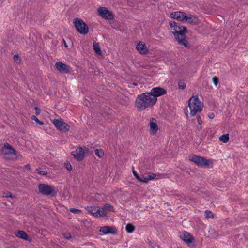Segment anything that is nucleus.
I'll list each match as a JSON object with an SVG mask.
<instances>
[{
    "mask_svg": "<svg viewBox=\"0 0 248 248\" xmlns=\"http://www.w3.org/2000/svg\"><path fill=\"white\" fill-rule=\"evenodd\" d=\"M156 102L154 97L149 92H146L138 95L136 100V107L140 110H143L147 108L153 107Z\"/></svg>",
    "mask_w": 248,
    "mask_h": 248,
    "instance_id": "2",
    "label": "nucleus"
},
{
    "mask_svg": "<svg viewBox=\"0 0 248 248\" xmlns=\"http://www.w3.org/2000/svg\"><path fill=\"white\" fill-rule=\"evenodd\" d=\"M39 192L43 195L55 196L57 192L54 187L45 184H39L38 186Z\"/></svg>",
    "mask_w": 248,
    "mask_h": 248,
    "instance_id": "4",
    "label": "nucleus"
},
{
    "mask_svg": "<svg viewBox=\"0 0 248 248\" xmlns=\"http://www.w3.org/2000/svg\"><path fill=\"white\" fill-rule=\"evenodd\" d=\"M156 175L154 173H150L146 176L148 181L154 179L156 177Z\"/></svg>",
    "mask_w": 248,
    "mask_h": 248,
    "instance_id": "32",
    "label": "nucleus"
},
{
    "mask_svg": "<svg viewBox=\"0 0 248 248\" xmlns=\"http://www.w3.org/2000/svg\"><path fill=\"white\" fill-rule=\"evenodd\" d=\"M34 110H35V114L37 115H39L41 112L40 109L37 107H34Z\"/></svg>",
    "mask_w": 248,
    "mask_h": 248,
    "instance_id": "40",
    "label": "nucleus"
},
{
    "mask_svg": "<svg viewBox=\"0 0 248 248\" xmlns=\"http://www.w3.org/2000/svg\"><path fill=\"white\" fill-rule=\"evenodd\" d=\"M16 235L20 238H22L24 240H28V235L27 233L23 231H18L17 232H16Z\"/></svg>",
    "mask_w": 248,
    "mask_h": 248,
    "instance_id": "18",
    "label": "nucleus"
},
{
    "mask_svg": "<svg viewBox=\"0 0 248 248\" xmlns=\"http://www.w3.org/2000/svg\"><path fill=\"white\" fill-rule=\"evenodd\" d=\"M3 197H11L12 198L13 196H12V194L10 192H7V193H4L3 194Z\"/></svg>",
    "mask_w": 248,
    "mask_h": 248,
    "instance_id": "41",
    "label": "nucleus"
},
{
    "mask_svg": "<svg viewBox=\"0 0 248 248\" xmlns=\"http://www.w3.org/2000/svg\"><path fill=\"white\" fill-rule=\"evenodd\" d=\"M189 160L194 162L195 164L199 166L205 167L207 168H209L210 166V161L206 160L203 157L192 155L189 156Z\"/></svg>",
    "mask_w": 248,
    "mask_h": 248,
    "instance_id": "6",
    "label": "nucleus"
},
{
    "mask_svg": "<svg viewBox=\"0 0 248 248\" xmlns=\"http://www.w3.org/2000/svg\"><path fill=\"white\" fill-rule=\"evenodd\" d=\"M31 119V120L35 121L36 123L39 125H42L44 124V123L38 120L37 118L34 115L32 116Z\"/></svg>",
    "mask_w": 248,
    "mask_h": 248,
    "instance_id": "30",
    "label": "nucleus"
},
{
    "mask_svg": "<svg viewBox=\"0 0 248 248\" xmlns=\"http://www.w3.org/2000/svg\"><path fill=\"white\" fill-rule=\"evenodd\" d=\"M53 124L60 131L66 132L70 129V126L62 120L54 119L53 120Z\"/></svg>",
    "mask_w": 248,
    "mask_h": 248,
    "instance_id": "9",
    "label": "nucleus"
},
{
    "mask_svg": "<svg viewBox=\"0 0 248 248\" xmlns=\"http://www.w3.org/2000/svg\"><path fill=\"white\" fill-rule=\"evenodd\" d=\"M136 48L140 53L144 54L148 52V48L146 46L145 43L140 42L136 46Z\"/></svg>",
    "mask_w": 248,
    "mask_h": 248,
    "instance_id": "16",
    "label": "nucleus"
},
{
    "mask_svg": "<svg viewBox=\"0 0 248 248\" xmlns=\"http://www.w3.org/2000/svg\"><path fill=\"white\" fill-rule=\"evenodd\" d=\"M149 126L151 133L153 134H155L158 131V126L156 124L155 119L153 118L150 119Z\"/></svg>",
    "mask_w": 248,
    "mask_h": 248,
    "instance_id": "15",
    "label": "nucleus"
},
{
    "mask_svg": "<svg viewBox=\"0 0 248 248\" xmlns=\"http://www.w3.org/2000/svg\"><path fill=\"white\" fill-rule=\"evenodd\" d=\"M186 114L187 116V112L186 113Z\"/></svg>",
    "mask_w": 248,
    "mask_h": 248,
    "instance_id": "48",
    "label": "nucleus"
},
{
    "mask_svg": "<svg viewBox=\"0 0 248 248\" xmlns=\"http://www.w3.org/2000/svg\"><path fill=\"white\" fill-rule=\"evenodd\" d=\"M128 87H130V88H132V87H133L132 83H130V84L128 85Z\"/></svg>",
    "mask_w": 248,
    "mask_h": 248,
    "instance_id": "46",
    "label": "nucleus"
},
{
    "mask_svg": "<svg viewBox=\"0 0 248 248\" xmlns=\"http://www.w3.org/2000/svg\"><path fill=\"white\" fill-rule=\"evenodd\" d=\"M149 93L151 94V95H152V97H154L155 101L156 103L157 97L166 94L167 91L163 88L157 87L153 88L151 90L150 92Z\"/></svg>",
    "mask_w": 248,
    "mask_h": 248,
    "instance_id": "7",
    "label": "nucleus"
},
{
    "mask_svg": "<svg viewBox=\"0 0 248 248\" xmlns=\"http://www.w3.org/2000/svg\"><path fill=\"white\" fill-rule=\"evenodd\" d=\"M104 208L106 210L109 211H111L113 212H114V209L113 207L109 204H108V203L105 204L104 205Z\"/></svg>",
    "mask_w": 248,
    "mask_h": 248,
    "instance_id": "29",
    "label": "nucleus"
},
{
    "mask_svg": "<svg viewBox=\"0 0 248 248\" xmlns=\"http://www.w3.org/2000/svg\"><path fill=\"white\" fill-rule=\"evenodd\" d=\"M197 123H198L199 125H201L202 123V120L200 116H197Z\"/></svg>",
    "mask_w": 248,
    "mask_h": 248,
    "instance_id": "38",
    "label": "nucleus"
},
{
    "mask_svg": "<svg viewBox=\"0 0 248 248\" xmlns=\"http://www.w3.org/2000/svg\"><path fill=\"white\" fill-rule=\"evenodd\" d=\"M109 234H115L117 232V230L115 227L108 226Z\"/></svg>",
    "mask_w": 248,
    "mask_h": 248,
    "instance_id": "31",
    "label": "nucleus"
},
{
    "mask_svg": "<svg viewBox=\"0 0 248 248\" xmlns=\"http://www.w3.org/2000/svg\"><path fill=\"white\" fill-rule=\"evenodd\" d=\"M180 237L189 246H194L195 239L188 232L184 231L180 234Z\"/></svg>",
    "mask_w": 248,
    "mask_h": 248,
    "instance_id": "8",
    "label": "nucleus"
},
{
    "mask_svg": "<svg viewBox=\"0 0 248 248\" xmlns=\"http://www.w3.org/2000/svg\"><path fill=\"white\" fill-rule=\"evenodd\" d=\"M84 150L81 147L72 152V155L78 160H82L84 157Z\"/></svg>",
    "mask_w": 248,
    "mask_h": 248,
    "instance_id": "14",
    "label": "nucleus"
},
{
    "mask_svg": "<svg viewBox=\"0 0 248 248\" xmlns=\"http://www.w3.org/2000/svg\"><path fill=\"white\" fill-rule=\"evenodd\" d=\"M139 181L144 183H147L149 181L148 180H147V177L146 176H143L142 177H140V180H138Z\"/></svg>",
    "mask_w": 248,
    "mask_h": 248,
    "instance_id": "33",
    "label": "nucleus"
},
{
    "mask_svg": "<svg viewBox=\"0 0 248 248\" xmlns=\"http://www.w3.org/2000/svg\"><path fill=\"white\" fill-rule=\"evenodd\" d=\"M208 117L211 119H212L214 118L215 117V114L213 112H210L208 114Z\"/></svg>",
    "mask_w": 248,
    "mask_h": 248,
    "instance_id": "42",
    "label": "nucleus"
},
{
    "mask_svg": "<svg viewBox=\"0 0 248 248\" xmlns=\"http://www.w3.org/2000/svg\"><path fill=\"white\" fill-rule=\"evenodd\" d=\"M170 27L174 30L172 32L176 40L180 45L184 46L186 47H189L188 42L186 40V33L187 29L184 26H180L174 21L169 22Z\"/></svg>",
    "mask_w": 248,
    "mask_h": 248,
    "instance_id": "1",
    "label": "nucleus"
},
{
    "mask_svg": "<svg viewBox=\"0 0 248 248\" xmlns=\"http://www.w3.org/2000/svg\"><path fill=\"white\" fill-rule=\"evenodd\" d=\"M98 12L99 15L103 18L112 19L114 17L113 14L106 7H99L98 8Z\"/></svg>",
    "mask_w": 248,
    "mask_h": 248,
    "instance_id": "10",
    "label": "nucleus"
},
{
    "mask_svg": "<svg viewBox=\"0 0 248 248\" xmlns=\"http://www.w3.org/2000/svg\"><path fill=\"white\" fill-rule=\"evenodd\" d=\"M70 211L73 213H80L81 212V211L79 209H77L76 208H70Z\"/></svg>",
    "mask_w": 248,
    "mask_h": 248,
    "instance_id": "34",
    "label": "nucleus"
},
{
    "mask_svg": "<svg viewBox=\"0 0 248 248\" xmlns=\"http://www.w3.org/2000/svg\"><path fill=\"white\" fill-rule=\"evenodd\" d=\"M132 85H133V86H137L138 85V83L137 82H133L132 83Z\"/></svg>",
    "mask_w": 248,
    "mask_h": 248,
    "instance_id": "45",
    "label": "nucleus"
},
{
    "mask_svg": "<svg viewBox=\"0 0 248 248\" xmlns=\"http://www.w3.org/2000/svg\"><path fill=\"white\" fill-rule=\"evenodd\" d=\"M135 226L131 223L126 225L125 230L128 233H132L135 230Z\"/></svg>",
    "mask_w": 248,
    "mask_h": 248,
    "instance_id": "22",
    "label": "nucleus"
},
{
    "mask_svg": "<svg viewBox=\"0 0 248 248\" xmlns=\"http://www.w3.org/2000/svg\"><path fill=\"white\" fill-rule=\"evenodd\" d=\"M64 166L68 171H70L72 170V167L71 165L69 163H65L64 164Z\"/></svg>",
    "mask_w": 248,
    "mask_h": 248,
    "instance_id": "35",
    "label": "nucleus"
},
{
    "mask_svg": "<svg viewBox=\"0 0 248 248\" xmlns=\"http://www.w3.org/2000/svg\"><path fill=\"white\" fill-rule=\"evenodd\" d=\"M132 172H133V174L134 175V176L136 177V178L138 180H140V176L138 175V174L137 173V172L135 170H132Z\"/></svg>",
    "mask_w": 248,
    "mask_h": 248,
    "instance_id": "37",
    "label": "nucleus"
},
{
    "mask_svg": "<svg viewBox=\"0 0 248 248\" xmlns=\"http://www.w3.org/2000/svg\"><path fill=\"white\" fill-rule=\"evenodd\" d=\"M55 66L61 73H68L70 71V67L61 62H57L55 63Z\"/></svg>",
    "mask_w": 248,
    "mask_h": 248,
    "instance_id": "13",
    "label": "nucleus"
},
{
    "mask_svg": "<svg viewBox=\"0 0 248 248\" xmlns=\"http://www.w3.org/2000/svg\"><path fill=\"white\" fill-rule=\"evenodd\" d=\"M212 80H213V82H214V84L216 86H217V83L218 82V79L216 77H213Z\"/></svg>",
    "mask_w": 248,
    "mask_h": 248,
    "instance_id": "39",
    "label": "nucleus"
},
{
    "mask_svg": "<svg viewBox=\"0 0 248 248\" xmlns=\"http://www.w3.org/2000/svg\"><path fill=\"white\" fill-rule=\"evenodd\" d=\"M64 237L67 239L71 238V235L69 233H64L63 234Z\"/></svg>",
    "mask_w": 248,
    "mask_h": 248,
    "instance_id": "43",
    "label": "nucleus"
},
{
    "mask_svg": "<svg viewBox=\"0 0 248 248\" xmlns=\"http://www.w3.org/2000/svg\"><path fill=\"white\" fill-rule=\"evenodd\" d=\"M187 19L186 20H185L184 21L188 22L190 23H196L198 20L197 17L192 15H190L189 16H187Z\"/></svg>",
    "mask_w": 248,
    "mask_h": 248,
    "instance_id": "19",
    "label": "nucleus"
},
{
    "mask_svg": "<svg viewBox=\"0 0 248 248\" xmlns=\"http://www.w3.org/2000/svg\"><path fill=\"white\" fill-rule=\"evenodd\" d=\"M97 211L95 214V217H100L106 216V214L104 209H100L99 207H96V211Z\"/></svg>",
    "mask_w": 248,
    "mask_h": 248,
    "instance_id": "17",
    "label": "nucleus"
},
{
    "mask_svg": "<svg viewBox=\"0 0 248 248\" xmlns=\"http://www.w3.org/2000/svg\"><path fill=\"white\" fill-rule=\"evenodd\" d=\"M63 42L64 43V46H66V47H67V45L65 42V41H64V40H63Z\"/></svg>",
    "mask_w": 248,
    "mask_h": 248,
    "instance_id": "47",
    "label": "nucleus"
},
{
    "mask_svg": "<svg viewBox=\"0 0 248 248\" xmlns=\"http://www.w3.org/2000/svg\"><path fill=\"white\" fill-rule=\"evenodd\" d=\"M86 209L89 213H90L95 217V213L97 212L95 211L96 209V207H87Z\"/></svg>",
    "mask_w": 248,
    "mask_h": 248,
    "instance_id": "27",
    "label": "nucleus"
},
{
    "mask_svg": "<svg viewBox=\"0 0 248 248\" xmlns=\"http://www.w3.org/2000/svg\"><path fill=\"white\" fill-rule=\"evenodd\" d=\"M93 49L95 53L99 55H101L102 54V52L100 50L99 44L97 43H93Z\"/></svg>",
    "mask_w": 248,
    "mask_h": 248,
    "instance_id": "20",
    "label": "nucleus"
},
{
    "mask_svg": "<svg viewBox=\"0 0 248 248\" xmlns=\"http://www.w3.org/2000/svg\"><path fill=\"white\" fill-rule=\"evenodd\" d=\"M73 23L77 31L81 34H86L89 31V28L86 23L81 19L76 18Z\"/></svg>",
    "mask_w": 248,
    "mask_h": 248,
    "instance_id": "5",
    "label": "nucleus"
},
{
    "mask_svg": "<svg viewBox=\"0 0 248 248\" xmlns=\"http://www.w3.org/2000/svg\"><path fill=\"white\" fill-rule=\"evenodd\" d=\"M14 60L16 63H19L20 62V59L18 55H15L14 56Z\"/></svg>",
    "mask_w": 248,
    "mask_h": 248,
    "instance_id": "36",
    "label": "nucleus"
},
{
    "mask_svg": "<svg viewBox=\"0 0 248 248\" xmlns=\"http://www.w3.org/2000/svg\"><path fill=\"white\" fill-rule=\"evenodd\" d=\"M188 107L190 110V114L192 116L195 115L197 113L200 112L202 110L203 107L198 95L192 96L188 100Z\"/></svg>",
    "mask_w": 248,
    "mask_h": 248,
    "instance_id": "3",
    "label": "nucleus"
},
{
    "mask_svg": "<svg viewBox=\"0 0 248 248\" xmlns=\"http://www.w3.org/2000/svg\"><path fill=\"white\" fill-rule=\"evenodd\" d=\"M178 87L179 89L183 90L186 87V83L185 80L180 79L178 81Z\"/></svg>",
    "mask_w": 248,
    "mask_h": 248,
    "instance_id": "23",
    "label": "nucleus"
},
{
    "mask_svg": "<svg viewBox=\"0 0 248 248\" xmlns=\"http://www.w3.org/2000/svg\"><path fill=\"white\" fill-rule=\"evenodd\" d=\"M36 171L39 174L42 175H45L47 174V171L45 169H42L41 168H39L36 169Z\"/></svg>",
    "mask_w": 248,
    "mask_h": 248,
    "instance_id": "28",
    "label": "nucleus"
},
{
    "mask_svg": "<svg viewBox=\"0 0 248 248\" xmlns=\"http://www.w3.org/2000/svg\"><path fill=\"white\" fill-rule=\"evenodd\" d=\"M205 215L206 218H213L214 217V214L210 210H206Z\"/></svg>",
    "mask_w": 248,
    "mask_h": 248,
    "instance_id": "26",
    "label": "nucleus"
},
{
    "mask_svg": "<svg viewBox=\"0 0 248 248\" xmlns=\"http://www.w3.org/2000/svg\"><path fill=\"white\" fill-rule=\"evenodd\" d=\"M24 167L28 169L29 170L31 169L30 165L29 164L26 165Z\"/></svg>",
    "mask_w": 248,
    "mask_h": 248,
    "instance_id": "44",
    "label": "nucleus"
},
{
    "mask_svg": "<svg viewBox=\"0 0 248 248\" xmlns=\"http://www.w3.org/2000/svg\"><path fill=\"white\" fill-rule=\"evenodd\" d=\"M170 16L172 18L176 19L178 21L181 22L184 21L185 20L187 19V15L185 13L181 11L172 12L170 14Z\"/></svg>",
    "mask_w": 248,
    "mask_h": 248,
    "instance_id": "11",
    "label": "nucleus"
},
{
    "mask_svg": "<svg viewBox=\"0 0 248 248\" xmlns=\"http://www.w3.org/2000/svg\"><path fill=\"white\" fill-rule=\"evenodd\" d=\"M229 136L228 134L222 135L219 138V140L223 143H227L229 141Z\"/></svg>",
    "mask_w": 248,
    "mask_h": 248,
    "instance_id": "21",
    "label": "nucleus"
},
{
    "mask_svg": "<svg viewBox=\"0 0 248 248\" xmlns=\"http://www.w3.org/2000/svg\"><path fill=\"white\" fill-rule=\"evenodd\" d=\"M108 230V226H103V227H101L99 231L100 232H102L103 234H109V232H110Z\"/></svg>",
    "mask_w": 248,
    "mask_h": 248,
    "instance_id": "24",
    "label": "nucleus"
},
{
    "mask_svg": "<svg viewBox=\"0 0 248 248\" xmlns=\"http://www.w3.org/2000/svg\"><path fill=\"white\" fill-rule=\"evenodd\" d=\"M1 152L4 155H16V151L9 143H5L1 149Z\"/></svg>",
    "mask_w": 248,
    "mask_h": 248,
    "instance_id": "12",
    "label": "nucleus"
},
{
    "mask_svg": "<svg viewBox=\"0 0 248 248\" xmlns=\"http://www.w3.org/2000/svg\"><path fill=\"white\" fill-rule=\"evenodd\" d=\"M94 153L99 158L102 157L104 155V152L101 149H95Z\"/></svg>",
    "mask_w": 248,
    "mask_h": 248,
    "instance_id": "25",
    "label": "nucleus"
}]
</instances>
